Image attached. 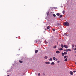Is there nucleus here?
Masks as SVG:
<instances>
[{
  "label": "nucleus",
  "instance_id": "f257e3e1",
  "mask_svg": "<svg viewBox=\"0 0 76 76\" xmlns=\"http://www.w3.org/2000/svg\"><path fill=\"white\" fill-rule=\"evenodd\" d=\"M64 25L65 26H70V24L67 22L64 23Z\"/></svg>",
  "mask_w": 76,
  "mask_h": 76
},
{
  "label": "nucleus",
  "instance_id": "f03ea898",
  "mask_svg": "<svg viewBox=\"0 0 76 76\" xmlns=\"http://www.w3.org/2000/svg\"><path fill=\"white\" fill-rule=\"evenodd\" d=\"M64 47L65 48H68L69 46L67 45H64Z\"/></svg>",
  "mask_w": 76,
  "mask_h": 76
},
{
  "label": "nucleus",
  "instance_id": "7ed1b4c3",
  "mask_svg": "<svg viewBox=\"0 0 76 76\" xmlns=\"http://www.w3.org/2000/svg\"><path fill=\"white\" fill-rule=\"evenodd\" d=\"M45 63L46 64H50V62H45Z\"/></svg>",
  "mask_w": 76,
  "mask_h": 76
},
{
  "label": "nucleus",
  "instance_id": "20e7f679",
  "mask_svg": "<svg viewBox=\"0 0 76 76\" xmlns=\"http://www.w3.org/2000/svg\"><path fill=\"white\" fill-rule=\"evenodd\" d=\"M69 73L70 75H73V73L72 71H70Z\"/></svg>",
  "mask_w": 76,
  "mask_h": 76
},
{
  "label": "nucleus",
  "instance_id": "39448f33",
  "mask_svg": "<svg viewBox=\"0 0 76 76\" xmlns=\"http://www.w3.org/2000/svg\"><path fill=\"white\" fill-rule=\"evenodd\" d=\"M50 64L51 65H54V64H55V63L53 62L51 63Z\"/></svg>",
  "mask_w": 76,
  "mask_h": 76
},
{
  "label": "nucleus",
  "instance_id": "423d86ee",
  "mask_svg": "<svg viewBox=\"0 0 76 76\" xmlns=\"http://www.w3.org/2000/svg\"><path fill=\"white\" fill-rule=\"evenodd\" d=\"M67 52L68 51H71V49H68L67 50Z\"/></svg>",
  "mask_w": 76,
  "mask_h": 76
},
{
  "label": "nucleus",
  "instance_id": "0eeeda50",
  "mask_svg": "<svg viewBox=\"0 0 76 76\" xmlns=\"http://www.w3.org/2000/svg\"><path fill=\"white\" fill-rule=\"evenodd\" d=\"M61 46L62 47V48H63L64 47V46L62 44H61Z\"/></svg>",
  "mask_w": 76,
  "mask_h": 76
},
{
  "label": "nucleus",
  "instance_id": "6e6552de",
  "mask_svg": "<svg viewBox=\"0 0 76 76\" xmlns=\"http://www.w3.org/2000/svg\"><path fill=\"white\" fill-rule=\"evenodd\" d=\"M38 52V50H36L35 51V53L36 54Z\"/></svg>",
  "mask_w": 76,
  "mask_h": 76
},
{
  "label": "nucleus",
  "instance_id": "1a4fd4ad",
  "mask_svg": "<svg viewBox=\"0 0 76 76\" xmlns=\"http://www.w3.org/2000/svg\"><path fill=\"white\" fill-rule=\"evenodd\" d=\"M56 53L57 54H59V53H60V51H56Z\"/></svg>",
  "mask_w": 76,
  "mask_h": 76
},
{
  "label": "nucleus",
  "instance_id": "9d476101",
  "mask_svg": "<svg viewBox=\"0 0 76 76\" xmlns=\"http://www.w3.org/2000/svg\"><path fill=\"white\" fill-rule=\"evenodd\" d=\"M56 15H57V16H60V14H59L58 13H57Z\"/></svg>",
  "mask_w": 76,
  "mask_h": 76
},
{
  "label": "nucleus",
  "instance_id": "9b49d317",
  "mask_svg": "<svg viewBox=\"0 0 76 76\" xmlns=\"http://www.w3.org/2000/svg\"><path fill=\"white\" fill-rule=\"evenodd\" d=\"M62 17H63V15H61L59 17L60 18H62Z\"/></svg>",
  "mask_w": 76,
  "mask_h": 76
},
{
  "label": "nucleus",
  "instance_id": "f8f14e48",
  "mask_svg": "<svg viewBox=\"0 0 76 76\" xmlns=\"http://www.w3.org/2000/svg\"><path fill=\"white\" fill-rule=\"evenodd\" d=\"M64 51H66V52H67V50H64Z\"/></svg>",
  "mask_w": 76,
  "mask_h": 76
},
{
  "label": "nucleus",
  "instance_id": "ddd939ff",
  "mask_svg": "<svg viewBox=\"0 0 76 76\" xmlns=\"http://www.w3.org/2000/svg\"><path fill=\"white\" fill-rule=\"evenodd\" d=\"M49 61H51L53 60V59H52V58H51L50 59H49Z\"/></svg>",
  "mask_w": 76,
  "mask_h": 76
},
{
  "label": "nucleus",
  "instance_id": "4468645a",
  "mask_svg": "<svg viewBox=\"0 0 76 76\" xmlns=\"http://www.w3.org/2000/svg\"><path fill=\"white\" fill-rule=\"evenodd\" d=\"M57 25H58V26H60V25L61 24L60 23H57Z\"/></svg>",
  "mask_w": 76,
  "mask_h": 76
},
{
  "label": "nucleus",
  "instance_id": "2eb2a0df",
  "mask_svg": "<svg viewBox=\"0 0 76 76\" xmlns=\"http://www.w3.org/2000/svg\"><path fill=\"white\" fill-rule=\"evenodd\" d=\"M50 27L49 26H48L47 27V29H50Z\"/></svg>",
  "mask_w": 76,
  "mask_h": 76
},
{
  "label": "nucleus",
  "instance_id": "dca6fc26",
  "mask_svg": "<svg viewBox=\"0 0 76 76\" xmlns=\"http://www.w3.org/2000/svg\"><path fill=\"white\" fill-rule=\"evenodd\" d=\"M72 47L73 48L74 47H75V45L73 44H72Z\"/></svg>",
  "mask_w": 76,
  "mask_h": 76
},
{
  "label": "nucleus",
  "instance_id": "f3484780",
  "mask_svg": "<svg viewBox=\"0 0 76 76\" xmlns=\"http://www.w3.org/2000/svg\"><path fill=\"white\" fill-rule=\"evenodd\" d=\"M54 48H57V46H55L53 47Z\"/></svg>",
  "mask_w": 76,
  "mask_h": 76
},
{
  "label": "nucleus",
  "instance_id": "a211bd4d",
  "mask_svg": "<svg viewBox=\"0 0 76 76\" xmlns=\"http://www.w3.org/2000/svg\"><path fill=\"white\" fill-rule=\"evenodd\" d=\"M67 61V58H66L64 60V61Z\"/></svg>",
  "mask_w": 76,
  "mask_h": 76
},
{
  "label": "nucleus",
  "instance_id": "6ab92c4d",
  "mask_svg": "<svg viewBox=\"0 0 76 76\" xmlns=\"http://www.w3.org/2000/svg\"><path fill=\"white\" fill-rule=\"evenodd\" d=\"M48 57L47 56H45V59H47Z\"/></svg>",
  "mask_w": 76,
  "mask_h": 76
},
{
  "label": "nucleus",
  "instance_id": "aec40b11",
  "mask_svg": "<svg viewBox=\"0 0 76 76\" xmlns=\"http://www.w3.org/2000/svg\"><path fill=\"white\" fill-rule=\"evenodd\" d=\"M64 13H65V11H62V13L63 14H64Z\"/></svg>",
  "mask_w": 76,
  "mask_h": 76
},
{
  "label": "nucleus",
  "instance_id": "412c9836",
  "mask_svg": "<svg viewBox=\"0 0 76 76\" xmlns=\"http://www.w3.org/2000/svg\"><path fill=\"white\" fill-rule=\"evenodd\" d=\"M59 50H63V48H61L60 49H59Z\"/></svg>",
  "mask_w": 76,
  "mask_h": 76
},
{
  "label": "nucleus",
  "instance_id": "4be33fe9",
  "mask_svg": "<svg viewBox=\"0 0 76 76\" xmlns=\"http://www.w3.org/2000/svg\"><path fill=\"white\" fill-rule=\"evenodd\" d=\"M47 16L49 15V12H47Z\"/></svg>",
  "mask_w": 76,
  "mask_h": 76
},
{
  "label": "nucleus",
  "instance_id": "5701e85b",
  "mask_svg": "<svg viewBox=\"0 0 76 76\" xmlns=\"http://www.w3.org/2000/svg\"><path fill=\"white\" fill-rule=\"evenodd\" d=\"M64 35H65L66 36H68V35L67 34H66V33H64Z\"/></svg>",
  "mask_w": 76,
  "mask_h": 76
},
{
  "label": "nucleus",
  "instance_id": "b1692460",
  "mask_svg": "<svg viewBox=\"0 0 76 76\" xmlns=\"http://www.w3.org/2000/svg\"><path fill=\"white\" fill-rule=\"evenodd\" d=\"M62 56H64V53H62Z\"/></svg>",
  "mask_w": 76,
  "mask_h": 76
},
{
  "label": "nucleus",
  "instance_id": "393cba45",
  "mask_svg": "<svg viewBox=\"0 0 76 76\" xmlns=\"http://www.w3.org/2000/svg\"><path fill=\"white\" fill-rule=\"evenodd\" d=\"M52 30L53 31H55V29L52 28Z\"/></svg>",
  "mask_w": 76,
  "mask_h": 76
},
{
  "label": "nucleus",
  "instance_id": "a878e982",
  "mask_svg": "<svg viewBox=\"0 0 76 76\" xmlns=\"http://www.w3.org/2000/svg\"><path fill=\"white\" fill-rule=\"evenodd\" d=\"M64 54L65 55L67 54V52H64Z\"/></svg>",
  "mask_w": 76,
  "mask_h": 76
},
{
  "label": "nucleus",
  "instance_id": "bb28decb",
  "mask_svg": "<svg viewBox=\"0 0 76 76\" xmlns=\"http://www.w3.org/2000/svg\"><path fill=\"white\" fill-rule=\"evenodd\" d=\"M38 76H41L40 74V73H39L38 74Z\"/></svg>",
  "mask_w": 76,
  "mask_h": 76
},
{
  "label": "nucleus",
  "instance_id": "cd10ccee",
  "mask_svg": "<svg viewBox=\"0 0 76 76\" xmlns=\"http://www.w3.org/2000/svg\"><path fill=\"white\" fill-rule=\"evenodd\" d=\"M19 62H20V63H22V61H19Z\"/></svg>",
  "mask_w": 76,
  "mask_h": 76
},
{
  "label": "nucleus",
  "instance_id": "c85d7f7f",
  "mask_svg": "<svg viewBox=\"0 0 76 76\" xmlns=\"http://www.w3.org/2000/svg\"><path fill=\"white\" fill-rule=\"evenodd\" d=\"M53 16H54V17H56V15L55 14H53Z\"/></svg>",
  "mask_w": 76,
  "mask_h": 76
},
{
  "label": "nucleus",
  "instance_id": "c756f323",
  "mask_svg": "<svg viewBox=\"0 0 76 76\" xmlns=\"http://www.w3.org/2000/svg\"><path fill=\"white\" fill-rule=\"evenodd\" d=\"M53 59L54 60H56V58L55 57H53Z\"/></svg>",
  "mask_w": 76,
  "mask_h": 76
},
{
  "label": "nucleus",
  "instance_id": "7c9ffc66",
  "mask_svg": "<svg viewBox=\"0 0 76 76\" xmlns=\"http://www.w3.org/2000/svg\"><path fill=\"white\" fill-rule=\"evenodd\" d=\"M67 56H65L64 57V58H66Z\"/></svg>",
  "mask_w": 76,
  "mask_h": 76
},
{
  "label": "nucleus",
  "instance_id": "2f4dec72",
  "mask_svg": "<svg viewBox=\"0 0 76 76\" xmlns=\"http://www.w3.org/2000/svg\"><path fill=\"white\" fill-rule=\"evenodd\" d=\"M57 63H60V61H57Z\"/></svg>",
  "mask_w": 76,
  "mask_h": 76
},
{
  "label": "nucleus",
  "instance_id": "473e14b6",
  "mask_svg": "<svg viewBox=\"0 0 76 76\" xmlns=\"http://www.w3.org/2000/svg\"><path fill=\"white\" fill-rule=\"evenodd\" d=\"M74 73H75V72H76V71H73Z\"/></svg>",
  "mask_w": 76,
  "mask_h": 76
},
{
  "label": "nucleus",
  "instance_id": "72a5a7b5",
  "mask_svg": "<svg viewBox=\"0 0 76 76\" xmlns=\"http://www.w3.org/2000/svg\"><path fill=\"white\" fill-rule=\"evenodd\" d=\"M43 76H44V75H45V74H44V73H43Z\"/></svg>",
  "mask_w": 76,
  "mask_h": 76
},
{
  "label": "nucleus",
  "instance_id": "f704fd0d",
  "mask_svg": "<svg viewBox=\"0 0 76 76\" xmlns=\"http://www.w3.org/2000/svg\"><path fill=\"white\" fill-rule=\"evenodd\" d=\"M45 44H47V42H45Z\"/></svg>",
  "mask_w": 76,
  "mask_h": 76
},
{
  "label": "nucleus",
  "instance_id": "c9c22d12",
  "mask_svg": "<svg viewBox=\"0 0 76 76\" xmlns=\"http://www.w3.org/2000/svg\"><path fill=\"white\" fill-rule=\"evenodd\" d=\"M75 50H76V48H75Z\"/></svg>",
  "mask_w": 76,
  "mask_h": 76
},
{
  "label": "nucleus",
  "instance_id": "e433bc0d",
  "mask_svg": "<svg viewBox=\"0 0 76 76\" xmlns=\"http://www.w3.org/2000/svg\"><path fill=\"white\" fill-rule=\"evenodd\" d=\"M40 43H41V40H40Z\"/></svg>",
  "mask_w": 76,
  "mask_h": 76
},
{
  "label": "nucleus",
  "instance_id": "4c0bfd02",
  "mask_svg": "<svg viewBox=\"0 0 76 76\" xmlns=\"http://www.w3.org/2000/svg\"><path fill=\"white\" fill-rule=\"evenodd\" d=\"M56 61H57V59H56Z\"/></svg>",
  "mask_w": 76,
  "mask_h": 76
},
{
  "label": "nucleus",
  "instance_id": "58836bf2",
  "mask_svg": "<svg viewBox=\"0 0 76 76\" xmlns=\"http://www.w3.org/2000/svg\"><path fill=\"white\" fill-rule=\"evenodd\" d=\"M16 38H17V37H16Z\"/></svg>",
  "mask_w": 76,
  "mask_h": 76
}]
</instances>
